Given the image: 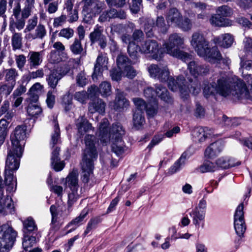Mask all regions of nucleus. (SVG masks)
Listing matches in <instances>:
<instances>
[{
  "instance_id": "f257e3e1",
  "label": "nucleus",
  "mask_w": 252,
  "mask_h": 252,
  "mask_svg": "<svg viewBox=\"0 0 252 252\" xmlns=\"http://www.w3.org/2000/svg\"><path fill=\"white\" fill-rule=\"evenodd\" d=\"M210 81V83L204 84L203 88V94L206 98L214 95L215 93L224 97L230 95L238 96L247 94L244 88H242L241 81L236 76L228 77L225 72L215 71Z\"/></svg>"
},
{
  "instance_id": "f03ea898",
  "label": "nucleus",
  "mask_w": 252,
  "mask_h": 252,
  "mask_svg": "<svg viewBox=\"0 0 252 252\" xmlns=\"http://www.w3.org/2000/svg\"><path fill=\"white\" fill-rule=\"evenodd\" d=\"M86 148L84 151L82 161L81 163V180L84 184L88 183L93 176L94 162L96 160L98 153L95 146V137L88 134L85 137Z\"/></svg>"
},
{
  "instance_id": "7ed1b4c3",
  "label": "nucleus",
  "mask_w": 252,
  "mask_h": 252,
  "mask_svg": "<svg viewBox=\"0 0 252 252\" xmlns=\"http://www.w3.org/2000/svg\"><path fill=\"white\" fill-rule=\"evenodd\" d=\"M191 45L197 55L204 57L208 62L215 63L222 59V56L216 47H209L208 42L203 35L198 32L193 33L191 37Z\"/></svg>"
},
{
  "instance_id": "20e7f679",
  "label": "nucleus",
  "mask_w": 252,
  "mask_h": 252,
  "mask_svg": "<svg viewBox=\"0 0 252 252\" xmlns=\"http://www.w3.org/2000/svg\"><path fill=\"white\" fill-rule=\"evenodd\" d=\"M185 46V38L180 33H173L169 35L168 39L163 44L167 54L186 62L190 60L192 56L181 50Z\"/></svg>"
},
{
  "instance_id": "39448f33",
  "label": "nucleus",
  "mask_w": 252,
  "mask_h": 252,
  "mask_svg": "<svg viewBox=\"0 0 252 252\" xmlns=\"http://www.w3.org/2000/svg\"><path fill=\"white\" fill-rule=\"evenodd\" d=\"M27 126L25 125L17 126L10 135L12 146L8 150L7 156L21 158L22 156L24 140L26 138Z\"/></svg>"
},
{
  "instance_id": "423d86ee",
  "label": "nucleus",
  "mask_w": 252,
  "mask_h": 252,
  "mask_svg": "<svg viewBox=\"0 0 252 252\" xmlns=\"http://www.w3.org/2000/svg\"><path fill=\"white\" fill-rule=\"evenodd\" d=\"M20 158L7 156L4 171V182L2 180L4 187H7L6 191L9 192L15 191L17 187L16 179L13 173L19 168Z\"/></svg>"
},
{
  "instance_id": "0eeeda50",
  "label": "nucleus",
  "mask_w": 252,
  "mask_h": 252,
  "mask_svg": "<svg viewBox=\"0 0 252 252\" xmlns=\"http://www.w3.org/2000/svg\"><path fill=\"white\" fill-rule=\"evenodd\" d=\"M169 88L173 92L179 90L182 94L185 93L186 95L190 92L194 95H197L200 92V86L196 80H191L188 86L185 84L186 80L183 76H179L176 79L169 76L167 80Z\"/></svg>"
},
{
  "instance_id": "6e6552de",
  "label": "nucleus",
  "mask_w": 252,
  "mask_h": 252,
  "mask_svg": "<svg viewBox=\"0 0 252 252\" xmlns=\"http://www.w3.org/2000/svg\"><path fill=\"white\" fill-rule=\"evenodd\" d=\"M17 232L8 223L0 226V251L7 252L13 246Z\"/></svg>"
},
{
  "instance_id": "1a4fd4ad",
  "label": "nucleus",
  "mask_w": 252,
  "mask_h": 252,
  "mask_svg": "<svg viewBox=\"0 0 252 252\" xmlns=\"http://www.w3.org/2000/svg\"><path fill=\"white\" fill-rule=\"evenodd\" d=\"M4 184L2 183V178L0 176V213L2 215L13 214L14 206L10 196L6 195L4 197Z\"/></svg>"
},
{
  "instance_id": "9d476101",
  "label": "nucleus",
  "mask_w": 252,
  "mask_h": 252,
  "mask_svg": "<svg viewBox=\"0 0 252 252\" xmlns=\"http://www.w3.org/2000/svg\"><path fill=\"white\" fill-rule=\"evenodd\" d=\"M140 51L141 53L150 54L152 58L157 60L161 58V51L159 44L154 39H148L142 43L140 45Z\"/></svg>"
},
{
  "instance_id": "9b49d317",
  "label": "nucleus",
  "mask_w": 252,
  "mask_h": 252,
  "mask_svg": "<svg viewBox=\"0 0 252 252\" xmlns=\"http://www.w3.org/2000/svg\"><path fill=\"white\" fill-rule=\"evenodd\" d=\"M148 70L151 77L160 82H166L169 79L170 72L166 65L152 64L148 67Z\"/></svg>"
},
{
  "instance_id": "f8f14e48",
  "label": "nucleus",
  "mask_w": 252,
  "mask_h": 252,
  "mask_svg": "<svg viewBox=\"0 0 252 252\" xmlns=\"http://www.w3.org/2000/svg\"><path fill=\"white\" fill-rule=\"evenodd\" d=\"M244 204L241 203L237 207L234 216V228L237 234L240 237L243 236L246 230L244 220Z\"/></svg>"
},
{
  "instance_id": "ddd939ff",
  "label": "nucleus",
  "mask_w": 252,
  "mask_h": 252,
  "mask_svg": "<svg viewBox=\"0 0 252 252\" xmlns=\"http://www.w3.org/2000/svg\"><path fill=\"white\" fill-rule=\"evenodd\" d=\"M116 97L112 105L113 108L118 112H123L129 106V101L126 98L124 92L119 89H116Z\"/></svg>"
},
{
  "instance_id": "4468645a",
  "label": "nucleus",
  "mask_w": 252,
  "mask_h": 252,
  "mask_svg": "<svg viewBox=\"0 0 252 252\" xmlns=\"http://www.w3.org/2000/svg\"><path fill=\"white\" fill-rule=\"evenodd\" d=\"M188 69L191 75L195 78L198 76L205 75L209 71L208 66L194 61H191L188 63Z\"/></svg>"
},
{
  "instance_id": "2eb2a0df",
  "label": "nucleus",
  "mask_w": 252,
  "mask_h": 252,
  "mask_svg": "<svg viewBox=\"0 0 252 252\" xmlns=\"http://www.w3.org/2000/svg\"><path fill=\"white\" fill-rule=\"evenodd\" d=\"M29 16L22 13V16L15 18V20L11 16L9 18V30L11 32H17L16 29L20 31L23 29L25 26L26 20Z\"/></svg>"
},
{
  "instance_id": "dca6fc26",
  "label": "nucleus",
  "mask_w": 252,
  "mask_h": 252,
  "mask_svg": "<svg viewBox=\"0 0 252 252\" xmlns=\"http://www.w3.org/2000/svg\"><path fill=\"white\" fill-rule=\"evenodd\" d=\"M88 110L91 114L96 112L104 114L105 112L106 103L101 98H97L91 100L89 103Z\"/></svg>"
},
{
  "instance_id": "f3484780",
  "label": "nucleus",
  "mask_w": 252,
  "mask_h": 252,
  "mask_svg": "<svg viewBox=\"0 0 252 252\" xmlns=\"http://www.w3.org/2000/svg\"><path fill=\"white\" fill-rule=\"evenodd\" d=\"M223 149V144L222 141H217L211 144L205 150L204 156L209 158L217 157Z\"/></svg>"
},
{
  "instance_id": "a211bd4d",
  "label": "nucleus",
  "mask_w": 252,
  "mask_h": 252,
  "mask_svg": "<svg viewBox=\"0 0 252 252\" xmlns=\"http://www.w3.org/2000/svg\"><path fill=\"white\" fill-rule=\"evenodd\" d=\"M28 65L31 69L36 68L43 61L42 52L30 51L28 57Z\"/></svg>"
},
{
  "instance_id": "6ab92c4d",
  "label": "nucleus",
  "mask_w": 252,
  "mask_h": 252,
  "mask_svg": "<svg viewBox=\"0 0 252 252\" xmlns=\"http://www.w3.org/2000/svg\"><path fill=\"white\" fill-rule=\"evenodd\" d=\"M167 23L170 25L177 27L180 20H182V15L176 8H171L165 14Z\"/></svg>"
},
{
  "instance_id": "aec40b11",
  "label": "nucleus",
  "mask_w": 252,
  "mask_h": 252,
  "mask_svg": "<svg viewBox=\"0 0 252 252\" xmlns=\"http://www.w3.org/2000/svg\"><path fill=\"white\" fill-rule=\"evenodd\" d=\"M109 121L106 118L103 119L99 125L98 137L103 143H107L110 141V136L108 130Z\"/></svg>"
},
{
  "instance_id": "412c9836",
  "label": "nucleus",
  "mask_w": 252,
  "mask_h": 252,
  "mask_svg": "<svg viewBox=\"0 0 252 252\" xmlns=\"http://www.w3.org/2000/svg\"><path fill=\"white\" fill-rule=\"evenodd\" d=\"M212 133V130L207 127H197L193 130L192 134L195 141L202 143L206 140L208 135H211Z\"/></svg>"
},
{
  "instance_id": "4be33fe9",
  "label": "nucleus",
  "mask_w": 252,
  "mask_h": 252,
  "mask_svg": "<svg viewBox=\"0 0 252 252\" xmlns=\"http://www.w3.org/2000/svg\"><path fill=\"white\" fill-rule=\"evenodd\" d=\"M75 125L78 132L81 135H83L86 132L92 129L93 127L92 124L83 116H79L76 120Z\"/></svg>"
},
{
  "instance_id": "5701e85b",
  "label": "nucleus",
  "mask_w": 252,
  "mask_h": 252,
  "mask_svg": "<svg viewBox=\"0 0 252 252\" xmlns=\"http://www.w3.org/2000/svg\"><path fill=\"white\" fill-rule=\"evenodd\" d=\"M66 210L65 205L62 201L56 202L50 206V211L52 215V222L57 221L58 216H62Z\"/></svg>"
},
{
  "instance_id": "b1692460",
  "label": "nucleus",
  "mask_w": 252,
  "mask_h": 252,
  "mask_svg": "<svg viewBox=\"0 0 252 252\" xmlns=\"http://www.w3.org/2000/svg\"><path fill=\"white\" fill-rule=\"evenodd\" d=\"M214 40L218 45L224 48H229L233 44L234 39L230 33H224L215 38Z\"/></svg>"
},
{
  "instance_id": "393cba45",
  "label": "nucleus",
  "mask_w": 252,
  "mask_h": 252,
  "mask_svg": "<svg viewBox=\"0 0 252 252\" xmlns=\"http://www.w3.org/2000/svg\"><path fill=\"white\" fill-rule=\"evenodd\" d=\"M125 131L120 123L113 124L112 126L109 134L110 136V140L113 141L122 140V136L124 134Z\"/></svg>"
},
{
  "instance_id": "a878e982",
  "label": "nucleus",
  "mask_w": 252,
  "mask_h": 252,
  "mask_svg": "<svg viewBox=\"0 0 252 252\" xmlns=\"http://www.w3.org/2000/svg\"><path fill=\"white\" fill-rule=\"evenodd\" d=\"M243 76L247 82V86L242 80L238 78V77L237 78L238 80H240L241 81L242 84L241 85L242 88H244V89L247 92V94L246 95L242 94L241 96H237L236 95H233L237 98L242 97L248 98L249 97H252V76L251 74H246L245 75H243Z\"/></svg>"
},
{
  "instance_id": "bb28decb",
  "label": "nucleus",
  "mask_w": 252,
  "mask_h": 252,
  "mask_svg": "<svg viewBox=\"0 0 252 252\" xmlns=\"http://www.w3.org/2000/svg\"><path fill=\"white\" fill-rule=\"evenodd\" d=\"M46 35V30L44 25L39 24L33 32L26 34V38L29 40L35 39H42Z\"/></svg>"
},
{
  "instance_id": "cd10ccee",
  "label": "nucleus",
  "mask_w": 252,
  "mask_h": 252,
  "mask_svg": "<svg viewBox=\"0 0 252 252\" xmlns=\"http://www.w3.org/2000/svg\"><path fill=\"white\" fill-rule=\"evenodd\" d=\"M240 162H235L234 159L228 157H221L217 159L215 164L218 166V169L220 168L227 169L240 164Z\"/></svg>"
},
{
  "instance_id": "c85d7f7f",
  "label": "nucleus",
  "mask_w": 252,
  "mask_h": 252,
  "mask_svg": "<svg viewBox=\"0 0 252 252\" xmlns=\"http://www.w3.org/2000/svg\"><path fill=\"white\" fill-rule=\"evenodd\" d=\"M209 21L215 27H228L231 25V21L216 13L212 15Z\"/></svg>"
},
{
  "instance_id": "c756f323",
  "label": "nucleus",
  "mask_w": 252,
  "mask_h": 252,
  "mask_svg": "<svg viewBox=\"0 0 252 252\" xmlns=\"http://www.w3.org/2000/svg\"><path fill=\"white\" fill-rule=\"evenodd\" d=\"M23 226L24 234L29 235L35 233L37 229L34 220L31 217L28 218L23 221Z\"/></svg>"
},
{
  "instance_id": "7c9ffc66",
  "label": "nucleus",
  "mask_w": 252,
  "mask_h": 252,
  "mask_svg": "<svg viewBox=\"0 0 252 252\" xmlns=\"http://www.w3.org/2000/svg\"><path fill=\"white\" fill-rule=\"evenodd\" d=\"M4 76V79L6 82L15 86L16 79L18 76V71L15 68H9L4 69L2 72Z\"/></svg>"
},
{
  "instance_id": "2f4dec72",
  "label": "nucleus",
  "mask_w": 252,
  "mask_h": 252,
  "mask_svg": "<svg viewBox=\"0 0 252 252\" xmlns=\"http://www.w3.org/2000/svg\"><path fill=\"white\" fill-rule=\"evenodd\" d=\"M155 29V20L151 18H146L144 24V31L148 37L154 36Z\"/></svg>"
},
{
  "instance_id": "473e14b6",
  "label": "nucleus",
  "mask_w": 252,
  "mask_h": 252,
  "mask_svg": "<svg viewBox=\"0 0 252 252\" xmlns=\"http://www.w3.org/2000/svg\"><path fill=\"white\" fill-rule=\"evenodd\" d=\"M156 94L160 99L167 103H171L172 101V98L169 95V93L165 87L161 85L156 86Z\"/></svg>"
},
{
  "instance_id": "72a5a7b5",
  "label": "nucleus",
  "mask_w": 252,
  "mask_h": 252,
  "mask_svg": "<svg viewBox=\"0 0 252 252\" xmlns=\"http://www.w3.org/2000/svg\"><path fill=\"white\" fill-rule=\"evenodd\" d=\"M11 46L12 50L16 51L21 49L23 47L22 34L20 32H11Z\"/></svg>"
},
{
  "instance_id": "f704fd0d",
  "label": "nucleus",
  "mask_w": 252,
  "mask_h": 252,
  "mask_svg": "<svg viewBox=\"0 0 252 252\" xmlns=\"http://www.w3.org/2000/svg\"><path fill=\"white\" fill-rule=\"evenodd\" d=\"M66 184L71 190H78V175L75 172L73 171L68 174L66 178Z\"/></svg>"
},
{
  "instance_id": "c9c22d12",
  "label": "nucleus",
  "mask_w": 252,
  "mask_h": 252,
  "mask_svg": "<svg viewBox=\"0 0 252 252\" xmlns=\"http://www.w3.org/2000/svg\"><path fill=\"white\" fill-rule=\"evenodd\" d=\"M102 221V219L100 216H95L92 218L88 222L86 228L83 233L85 237L91 231L97 228L99 223Z\"/></svg>"
},
{
  "instance_id": "e433bc0d",
  "label": "nucleus",
  "mask_w": 252,
  "mask_h": 252,
  "mask_svg": "<svg viewBox=\"0 0 252 252\" xmlns=\"http://www.w3.org/2000/svg\"><path fill=\"white\" fill-rule=\"evenodd\" d=\"M190 215L192 218L193 224L196 226H199V221L203 220L205 219V211H199L198 207H195L190 213Z\"/></svg>"
},
{
  "instance_id": "4c0bfd02",
  "label": "nucleus",
  "mask_w": 252,
  "mask_h": 252,
  "mask_svg": "<svg viewBox=\"0 0 252 252\" xmlns=\"http://www.w3.org/2000/svg\"><path fill=\"white\" fill-rule=\"evenodd\" d=\"M54 123V132L51 134V139L50 142V146L54 148L55 145H57L61 143L60 130L58 124L56 121Z\"/></svg>"
},
{
  "instance_id": "58836bf2",
  "label": "nucleus",
  "mask_w": 252,
  "mask_h": 252,
  "mask_svg": "<svg viewBox=\"0 0 252 252\" xmlns=\"http://www.w3.org/2000/svg\"><path fill=\"white\" fill-rule=\"evenodd\" d=\"M143 113V112L140 111H135L133 113V124L136 129H140L145 124V121Z\"/></svg>"
},
{
  "instance_id": "ea45409f",
  "label": "nucleus",
  "mask_w": 252,
  "mask_h": 252,
  "mask_svg": "<svg viewBox=\"0 0 252 252\" xmlns=\"http://www.w3.org/2000/svg\"><path fill=\"white\" fill-rule=\"evenodd\" d=\"M62 76L59 74L57 71H52L46 77V81L48 85L52 89H55L59 81L61 79Z\"/></svg>"
},
{
  "instance_id": "a19ab883",
  "label": "nucleus",
  "mask_w": 252,
  "mask_h": 252,
  "mask_svg": "<svg viewBox=\"0 0 252 252\" xmlns=\"http://www.w3.org/2000/svg\"><path fill=\"white\" fill-rule=\"evenodd\" d=\"M218 170V166L215 163L209 160L205 161L198 168L197 170L201 173L212 172Z\"/></svg>"
},
{
  "instance_id": "79ce46f5",
  "label": "nucleus",
  "mask_w": 252,
  "mask_h": 252,
  "mask_svg": "<svg viewBox=\"0 0 252 252\" xmlns=\"http://www.w3.org/2000/svg\"><path fill=\"white\" fill-rule=\"evenodd\" d=\"M71 52L75 55H81L82 53L85 55L86 52H84V49L81 43V40L75 38L72 43L69 46Z\"/></svg>"
},
{
  "instance_id": "37998d69",
  "label": "nucleus",
  "mask_w": 252,
  "mask_h": 252,
  "mask_svg": "<svg viewBox=\"0 0 252 252\" xmlns=\"http://www.w3.org/2000/svg\"><path fill=\"white\" fill-rule=\"evenodd\" d=\"M111 148L112 152L117 156L122 155L126 150L122 140L113 141Z\"/></svg>"
},
{
  "instance_id": "c03bdc74",
  "label": "nucleus",
  "mask_w": 252,
  "mask_h": 252,
  "mask_svg": "<svg viewBox=\"0 0 252 252\" xmlns=\"http://www.w3.org/2000/svg\"><path fill=\"white\" fill-rule=\"evenodd\" d=\"M244 69L247 70L252 69V55H247L245 58L241 59L239 70L242 72V75H245Z\"/></svg>"
},
{
  "instance_id": "a18cd8bd",
  "label": "nucleus",
  "mask_w": 252,
  "mask_h": 252,
  "mask_svg": "<svg viewBox=\"0 0 252 252\" xmlns=\"http://www.w3.org/2000/svg\"><path fill=\"white\" fill-rule=\"evenodd\" d=\"M155 24L158 31L163 34L166 33L169 28L170 25L166 24L162 16H158L157 17Z\"/></svg>"
},
{
  "instance_id": "49530a36",
  "label": "nucleus",
  "mask_w": 252,
  "mask_h": 252,
  "mask_svg": "<svg viewBox=\"0 0 252 252\" xmlns=\"http://www.w3.org/2000/svg\"><path fill=\"white\" fill-rule=\"evenodd\" d=\"M27 111L31 117H37L42 114V110L37 104H28Z\"/></svg>"
},
{
  "instance_id": "de8ad7c7",
  "label": "nucleus",
  "mask_w": 252,
  "mask_h": 252,
  "mask_svg": "<svg viewBox=\"0 0 252 252\" xmlns=\"http://www.w3.org/2000/svg\"><path fill=\"white\" fill-rule=\"evenodd\" d=\"M192 26L193 24L190 19L187 17H182V20H180L176 27L183 32H188L191 30Z\"/></svg>"
},
{
  "instance_id": "09e8293b",
  "label": "nucleus",
  "mask_w": 252,
  "mask_h": 252,
  "mask_svg": "<svg viewBox=\"0 0 252 252\" xmlns=\"http://www.w3.org/2000/svg\"><path fill=\"white\" fill-rule=\"evenodd\" d=\"M140 46L138 45L135 42H131L127 46V52L130 57L133 60L137 59L140 51Z\"/></svg>"
},
{
  "instance_id": "8fccbe9b",
  "label": "nucleus",
  "mask_w": 252,
  "mask_h": 252,
  "mask_svg": "<svg viewBox=\"0 0 252 252\" xmlns=\"http://www.w3.org/2000/svg\"><path fill=\"white\" fill-rule=\"evenodd\" d=\"M186 160V155L183 153L179 159L170 168L168 172L169 173L173 174L178 171L180 167L185 164Z\"/></svg>"
},
{
  "instance_id": "3c124183",
  "label": "nucleus",
  "mask_w": 252,
  "mask_h": 252,
  "mask_svg": "<svg viewBox=\"0 0 252 252\" xmlns=\"http://www.w3.org/2000/svg\"><path fill=\"white\" fill-rule=\"evenodd\" d=\"M99 92L104 97H107L111 94V85L109 82L104 81L99 86Z\"/></svg>"
},
{
  "instance_id": "603ef678",
  "label": "nucleus",
  "mask_w": 252,
  "mask_h": 252,
  "mask_svg": "<svg viewBox=\"0 0 252 252\" xmlns=\"http://www.w3.org/2000/svg\"><path fill=\"white\" fill-rule=\"evenodd\" d=\"M62 105L66 112L69 111L72 108V97L69 94L63 95Z\"/></svg>"
},
{
  "instance_id": "864d4df0",
  "label": "nucleus",
  "mask_w": 252,
  "mask_h": 252,
  "mask_svg": "<svg viewBox=\"0 0 252 252\" xmlns=\"http://www.w3.org/2000/svg\"><path fill=\"white\" fill-rule=\"evenodd\" d=\"M103 29L102 27L97 26L94 31L90 34V38L92 43H94L100 39L104 35L102 34Z\"/></svg>"
},
{
  "instance_id": "5fc2aeb1",
  "label": "nucleus",
  "mask_w": 252,
  "mask_h": 252,
  "mask_svg": "<svg viewBox=\"0 0 252 252\" xmlns=\"http://www.w3.org/2000/svg\"><path fill=\"white\" fill-rule=\"evenodd\" d=\"M216 13L223 18L229 17L232 14V10L227 5L219 6L216 9Z\"/></svg>"
},
{
  "instance_id": "6e6d98bb",
  "label": "nucleus",
  "mask_w": 252,
  "mask_h": 252,
  "mask_svg": "<svg viewBox=\"0 0 252 252\" xmlns=\"http://www.w3.org/2000/svg\"><path fill=\"white\" fill-rule=\"evenodd\" d=\"M89 214V209L87 208L84 209L81 212L80 215L73 219L69 224L70 225H74L78 226L82 223L85 218Z\"/></svg>"
},
{
  "instance_id": "4d7b16f0",
  "label": "nucleus",
  "mask_w": 252,
  "mask_h": 252,
  "mask_svg": "<svg viewBox=\"0 0 252 252\" xmlns=\"http://www.w3.org/2000/svg\"><path fill=\"white\" fill-rule=\"evenodd\" d=\"M116 9L115 8H111L110 10H107L103 12L99 18V21L100 22H104L109 20L110 19L116 18Z\"/></svg>"
},
{
  "instance_id": "13d9d810",
  "label": "nucleus",
  "mask_w": 252,
  "mask_h": 252,
  "mask_svg": "<svg viewBox=\"0 0 252 252\" xmlns=\"http://www.w3.org/2000/svg\"><path fill=\"white\" fill-rule=\"evenodd\" d=\"M146 113L148 117H153L158 113V105L156 101H154V104L151 103L147 104L146 108L145 109Z\"/></svg>"
},
{
  "instance_id": "bf43d9fd",
  "label": "nucleus",
  "mask_w": 252,
  "mask_h": 252,
  "mask_svg": "<svg viewBox=\"0 0 252 252\" xmlns=\"http://www.w3.org/2000/svg\"><path fill=\"white\" fill-rule=\"evenodd\" d=\"M103 3L99 0H96V1L89 7L88 10H86L85 12L86 13H93L94 14H99L102 9Z\"/></svg>"
},
{
  "instance_id": "052dcab7",
  "label": "nucleus",
  "mask_w": 252,
  "mask_h": 252,
  "mask_svg": "<svg viewBox=\"0 0 252 252\" xmlns=\"http://www.w3.org/2000/svg\"><path fill=\"white\" fill-rule=\"evenodd\" d=\"M23 241V247L25 250L27 251L28 248L32 247L35 243V237L29 235L24 234Z\"/></svg>"
},
{
  "instance_id": "680f3d73",
  "label": "nucleus",
  "mask_w": 252,
  "mask_h": 252,
  "mask_svg": "<svg viewBox=\"0 0 252 252\" xmlns=\"http://www.w3.org/2000/svg\"><path fill=\"white\" fill-rule=\"evenodd\" d=\"M35 0H25L24 7L23 8V13L30 16L32 10L34 8Z\"/></svg>"
},
{
  "instance_id": "e2e57ef3",
  "label": "nucleus",
  "mask_w": 252,
  "mask_h": 252,
  "mask_svg": "<svg viewBox=\"0 0 252 252\" xmlns=\"http://www.w3.org/2000/svg\"><path fill=\"white\" fill-rule=\"evenodd\" d=\"M128 62L129 59L127 57L123 54L118 55L116 59L117 65L120 69H124L125 66H127Z\"/></svg>"
},
{
  "instance_id": "0e129e2a",
  "label": "nucleus",
  "mask_w": 252,
  "mask_h": 252,
  "mask_svg": "<svg viewBox=\"0 0 252 252\" xmlns=\"http://www.w3.org/2000/svg\"><path fill=\"white\" fill-rule=\"evenodd\" d=\"M71 190V192L68 195L67 205L68 210L79 198V194L77 192V190Z\"/></svg>"
},
{
  "instance_id": "69168bd1",
  "label": "nucleus",
  "mask_w": 252,
  "mask_h": 252,
  "mask_svg": "<svg viewBox=\"0 0 252 252\" xmlns=\"http://www.w3.org/2000/svg\"><path fill=\"white\" fill-rule=\"evenodd\" d=\"M123 73L126 77L131 79L136 76L137 71L133 66L128 65L124 68Z\"/></svg>"
},
{
  "instance_id": "338daca9",
  "label": "nucleus",
  "mask_w": 252,
  "mask_h": 252,
  "mask_svg": "<svg viewBox=\"0 0 252 252\" xmlns=\"http://www.w3.org/2000/svg\"><path fill=\"white\" fill-rule=\"evenodd\" d=\"M74 33V32L72 29L66 28L62 29L60 31L59 36L60 37H63L66 39H69L73 36Z\"/></svg>"
},
{
  "instance_id": "774afa93",
  "label": "nucleus",
  "mask_w": 252,
  "mask_h": 252,
  "mask_svg": "<svg viewBox=\"0 0 252 252\" xmlns=\"http://www.w3.org/2000/svg\"><path fill=\"white\" fill-rule=\"evenodd\" d=\"M67 17L66 14L63 12L61 16L57 17L54 19V27L57 28L63 26L67 21Z\"/></svg>"
}]
</instances>
